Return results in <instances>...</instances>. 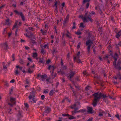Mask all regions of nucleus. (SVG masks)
<instances>
[{"label": "nucleus", "instance_id": "nucleus-57", "mask_svg": "<svg viewBox=\"0 0 121 121\" xmlns=\"http://www.w3.org/2000/svg\"><path fill=\"white\" fill-rule=\"evenodd\" d=\"M58 2L57 1H56L55 3L54 4V6H55V7H56V8H57V4Z\"/></svg>", "mask_w": 121, "mask_h": 121}, {"label": "nucleus", "instance_id": "nucleus-24", "mask_svg": "<svg viewBox=\"0 0 121 121\" xmlns=\"http://www.w3.org/2000/svg\"><path fill=\"white\" fill-rule=\"evenodd\" d=\"M32 101L35 103H36L37 101V99L35 96H33L32 99Z\"/></svg>", "mask_w": 121, "mask_h": 121}, {"label": "nucleus", "instance_id": "nucleus-58", "mask_svg": "<svg viewBox=\"0 0 121 121\" xmlns=\"http://www.w3.org/2000/svg\"><path fill=\"white\" fill-rule=\"evenodd\" d=\"M89 3H87L86 5V8L87 9L89 7Z\"/></svg>", "mask_w": 121, "mask_h": 121}, {"label": "nucleus", "instance_id": "nucleus-64", "mask_svg": "<svg viewBox=\"0 0 121 121\" xmlns=\"http://www.w3.org/2000/svg\"><path fill=\"white\" fill-rule=\"evenodd\" d=\"M16 27H17V26L16 25H14L13 26L12 29L13 30L14 28H15Z\"/></svg>", "mask_w": 121, "mask_h": 121}, {"label": "nucleus", "instance_id": "nucleus-10", "mask_svg": "<svg viewBox=\"0 0 121 121\" xmlns=\"http://www.w3.org/2000/svg\"><path fill=\"white\" fill-rule=\"evenodd\" d=\"M3 48L5 50H7L9 48L8 44L6 42L4 43L2 45Z\"/></svg>", "mask_w": 121, "mask_h": 121}, {"label": "nucleus", "instance_id": "nucleus-5", "mask_svg": "<svg viewBox=\"0 0 121 121\" xmlns=\"http://www.w3.org/2000/svg\"><path fill=\"white\" fill-rule=\"evenodd\" d=\"M26 31L27 33L26 34H25L24 35L26 37L30 38L33 37V35L31 33V31L27 29H26Z\"/></svg>", "mask_w": 121, "mask_h": 121}, {"label": "nucleus", "instance_id": "nucleus-14", "mask_svg": "<svg viewBox=\"0 0 121 121\" xmlns=\"http://www.w3.org/2000/svg\"><path fill=\"white\" fill-rule=\"evenodd\" d=\"M88 112L90 113H93L92 112V107H87V108Z\"/></svg>", "mask_w": 121, "mask_h": 121}, {"label": "nucleus", "instance_id": "nucleus-16", "mask_svg": "<svg viewBox=\"0 0 121 121\" xmlns=\"http://www.w3.org/2000/svg\"><path fill=\"white\" fill-rule=\"evenodd\" d=\"M55 90H52L50 91L49 93V95L50 96H52L53 94L55 93Z\"/></svg>", "mask_w": 121, "mask_h": 121}, {"label": "nucleus", "instance_id": "nucleus-22", "mask_svg": "<svg viewBox=\"0 0 121 121\" xmlns=\"http://www.w3.org/2000/svg\"><path fill=\"white\" fill-rule=\"evenodd\" d=\"M79 57H78L77 58V59H76L75 58L74 59V60H75L78 63H82V61L81 60L79 59Z\"/></svg>", "mask_w": 121, "mask_h": 121}, {"label": "nucleus", "instance_id": "nucleus-11", "mask_svg": "<svg viewBox=\"0 0 121 121\" xmlns=\"http://www.w3.org/2000/svg\"><path fill=\"white\" fill-rule=\"evenodd\" d=\"M88 13V12L87 11L86 12L84 16L82 18V19L84 22H88L87 20V15Z\"/></svg>", "mask_w": 121, "mask_h": 121}, {"label": "nucleus", "instance_id": "nucleus-54", "mask_svg": "<svg viewBox=\"0 0 121 121\" xmlns=\"http://www.w3.org/2000/svg\"><path fill=\"white\" fill-rule=\"evenodd\" d=\"M12 58H13V61H14L15 60V55L14 54H13L12 56Z\"/></svg>", "mask_w": 121, "mask_h": 121}, {"label": "nucleus", "instance_id": "nucleus-30", "mask_svg": "<svg viewBox=\"0 0 121 121\" xmlns=\"http://www.w3.org/2000/svg\"><path fill=\"white\" fill-rule=\"evenodd\" d=\"M69 117V120H72L73 119H75L76 118V117H75L71 115H70Z\"/></svg>", "mask_w": 121, "mask_h": 121}, {"label": "nucleus", "instance_id": "nucleus-42", "mask_svg": "<svg viewBox=\"0 0 121 121\" xmlns=\"http://www.w3.org/2000/svg\"><path fill=\"white\" fill-rule=\"evenodd\" d=\"M91 45H87L88 47H87V49L88 51L89 52L90 51V49L91 47Z\"/></svg>", "mask_w": 121, "mask_h": 121}, {"label": "nucleus", "instance_id": "nucleus-40", "mask_svg": "<svg viewBox=\"0 0 121 121\" xmlns=\"http://www.w3.org/2000/svg\"><path fill=\"white\" fill-rule=\"evenodd\" d=\"M75 33L78 35H80L82 34V33L80 31H79L78 30L77 32H76Z\"/></svg>", "mask_w": 121, "mask_h": 121}, {"label": "nucleus", "instance_id": "nucleus-47", "mask_svg": "<svg viewBox=\"0 0 121 121\" xmlns=\"http://www.w3.org/2000/svg\"><path fill=\"white\" fill-rule=\"evenodd\" d=\"M4 62H3V67L4 69H7V67L6 66H5V65H4Z\"/></svg>", "mask_w": 121, "mask_h": 121}, {"label": "nucleus", "instance_id": "nucleus-6", "mask_svg": "<svg viewBox=\"0 0 121 121\" xmlns=\"http://www.w3.org/2000/svg\"><path fill=\"white\" fill-rule=\"evenodd\" d=\"M95 93H97V98L99 99V100L100 99L101 97H103V99H104V98L105 99L107 97H108L107 96H106L105 95H104V94H102L101 92L99 93L98 92H97Z\"/></svg>", "mask_w": 121, "mask_h": 121}, {"label": "nucleus", "instance_id": "nucleus-44", "mask_svg": "<svg viewBox=\"0 0 121 121\" xmlns=\"http://www.w3.org/2000/svg\"><path fill=\"white\" fill-rule=\"evenodd\" d=\"M62 115L63 116L65 117L66 116L69 117V114H67L66 113H64L62 114Z\"/></svg>", "mask_w": 121, "mask_h": 121}, {"label": "nucleus", "instance_id": "nucleus-13", "mask_svg": "<svg viewBox=\"0 0 121 121\" xmlns=\"http://www.w3.org/2000/svg\"><path fill=\"white\" fill-rule=\"evenodd\" d=\"M55 69V67L53 65H49L48 67V69L49 70H50L51 69H52V75L53 74V71H54V69Z\"/></svg>", "mask_w": 121, "mask_h": 121}, {"label": "nucleus", "instance_id": "nucleus-36", "mask_svg": "<svg viewBox=\"0 0 121 121\" xmlns=\"http://www.w3.org/2000/svg\"><path fill=\"white\" fill-rule=\"evenodd\" d=\"M91 88V87L90 86L88 85L86 87L85 90L86 91H88Z\"/></svg>", "mask_w": 121, "mask_h": 121}, {"label": "nucleus", "instance_id": "nucleus-25", "mask_svg": "<svg viewBox=\"0 0 121 121\" xmlns=\"http://www.w3.org/2000/svg\"><path fill=\"white\" fill-rule=\"evenodd\" d=\"M67 33L66 34V36L68 38H71V36L69 35L70 33L68 31H67Z\"/></svg>", "mask_w": 121, "mask_h": 121}, {"label": "nucleus", "instance_id": "nucleus-26", "mask_svg": "<svg viewBox=\"0 0 121 121\" xmlns=\"http://www.w3.org/2000/svg\"><path fill=\"white\" fill-rule=\"evenodd\" d=\"M103 100L107 104H108L109 103V101L108 100L107 98L103 99Z\"/></svg>", "mask_w": 121, "mask_h": 121}, {"label": "nucleus", "instance_id": "nucleus-41", "mask_svg": "<svg viewBox=\"0 0 121 121\" xmlns=\"http://www.w3.org/2000/svg\"><path fill=\"white\" fill-rule=\"evenodd\" d=\"M41 52L43 54H44L45 53V52L43 48H42L41 50Z\"/></svg>", "mask_w": 121, "mask_h": 121}, {"label": "nucleus", "instance_id": "nucleus-7", "mask_svg": "<svg viewBox=\"0 0 121 121\" xmlns=\"http://www.w3.org/2000/svg\"><path fill=\"white\" fill-rule=\"evenodd\" d=\"M51 111L50 108L48 107H45V111L43 114V116L47 115Z\"/></svg>", "mask_w": 121, "mask_h": 121}, {"label": "nucleus", "instance_id": "nucleus-35", "mask_svg": "<svg viewBox=\"0 0 121 121\" xmlns=\"http://www.w3.org/2000/svg\"><path fill=\"white\" fill-rule=\"evenodd\" d=\"M39 63L43 64V59L40 58L39 59Z\"/></svg>", "mask_w": 121, "mask_h": 121}, {"label": "nucleus", "instance_id": "nucleus-8", "mask_svg": "<svg viewBox=\"0 0 121 121\" xmlns=\"http://www.w3.org/2000/svg\"><path fill=\"white\" fill-rule=\"evenodd\" d=\"M38 77H40L41 78V80L43 81H45L47 78V76L45 75H41L39 74L38 75Z\"/></svg>", "mask_w": 121, "mask_h": 121}, {"label": "nucleus", "instance_id": "nucleus-17", "mask_svg": "<svg viewBox=\"0 0 121 121\" xmlns=\"http://www.w3.org/2000/svg\"><path fill=\"white\" fill-rule=\"evenodd\" d=\"M42 34L43 35H45L47 32V30H45L44 31L42 29L40 30Z\"/></svg>", "mask_w": 121, "mask_h": 121}, {"label": "nucleus", "instance_id": "nucleus-46", "mask_svg": "<svg viewBox=\"0 0 121 121\" xmlns=\"http://www.w3.org/2000/svg\"><path fill=\"white\" fill-rule=\"evenodd\" d=\"M43 93L45 94H47L48 92V90L47 89H44L43 91Z\"/></svg>", "mask_w": 121, "mask_h": 121}, {"label": "nucleus", "instance_id": "nucleus-59", "mask_svg": "<svg viewBox=\"0 0 121 121\" xmlns=\"http://www.w3.org/2000/svg\"><path fill=\"white\" fill-rule=\"evenodd\" d=\"M99 115L100 117H102L103 116V114L102 113L100 112L99 113Z\"/></svg>", "mask_w": 121, "mask_h": 121}, {"label": "nucleus", "instance_id": "nucleus-9", "mask_svg": "<svg viewBox=\"0 0 121 121\" xmlns=\"http://www.w3.org/2000/svg\"><path fill=\"white\" fill-rule=\"evenodd\" d=\"M75 73V71H71L67 75V76L69 78H71L73 76Z\"/></svg>", "mask_w": 121, "mask_h": 121}, {"label": "nucleus", "instance_id": "nucleus-63", "mask_svg": "<svg viewBox=\"0 0 121 121\" xmlns=\"http://www.w3.org/2000/svg\"><path fill=\"white\" fill-rule=\"evenodd\" d=\"M15 80L14 79L11 80L10 82V83H14V82Z\"/></svg>", "mask_w": 121, "mask_h": 121}, {"label": "nucleus", "instance_id": "nucleus-21", "mask_svg": "<svg viewBox=\"0 0 121 121\" xmlns=\"http://www.w3.org/2000/svg\"><path fill=\"white\" fill-rule=\"evenodd\" d=\"M33 70V69L30 67L28 68V73H31L32 72Z\"/></svg>", "mask_w": 121, "mask_h": 121}, {"label": "nucleus", "instance_id": "nucleus-48", "mask_svg": "<svg viewBox=\"0 0 121 121\" xmlns=\"http://www.w3.org/2000/svg\"><path fill=\"white\" fill-rule=\"evenodd\" d=\"M62 68L64 69H67V66L66 65H64L62 66Z\"/></svg>", "mask_w": 121, "mask_h": 121}, {"label": "nucleus", "instance_id": "nucleus-50", "mask_svg": "<svg viewBox=\"0 0 121 121\" xmlns=\"http://www.w3.org/2000/svg\"><path fill=\"white\" fill-rule=\"evenodd\" d=\"M15 74H16L17 75L18 74H19V73L17 69L16 70H15Z\"/></svg>", "mask_w": 121, "mask_h": 121}, {"label": "nucleus", "instance_id": "nucleus-3", "mask_svg": "<svg viewBox=\"0 0 121 121\" xmlns=\"http://www.w3.org/2000/svg\"><path fill=\"white\" fill-rule=\"evenodd\" d=\"M16 99L12 97H10V101L8 102V104L10 107H12L16 103Z\"/></svg>", "mask_w": 121, "mask_h": 121}, {"label": "nucleus", "instance_id": "nucleus-28", "mask_svg": "<svg viewBox=\"0 0 121 121\" xmlns=\"http://www.w3.org/2000/svg\"><path fill=\"white\" fill-rule=\"evenodd\" d=\"M6 24L8 25H9L10 24L9 22V18H8L6 20Z\"/></svg>", "mask_w": 121, "mask_h": 121}, {"label": "nucleus", "instance_id": "nucleus-27", "mask_svg": "<svg viewBox=\"0 0 121 121\" xmlns=\"http://www.w3.org/2000/svg\"><path fill=\"white\" fill-rule=\"evenodd\" d=\"M69 19V17L68 15H67L65 19V20L64 23L65 24L67 23L68 21V20Z\"/></svg>", "mask_w": 121, "mask_h": 121}, {"label": "nucleus", "instance_id": "nucleus-15", "mask_svg": "<svg viewBox=\"0 0 121 121\" xmlns=\"http://www.w3.org/2000/svg\"><path fill=\"white\" fill-rule=\"evenodd\" d=\"M120 36H121V30H120L116 35V37L118 38Z\"/></svg>", "mask_w": 121, "mask_h": 121}, {"label": "nucleus", "instance_id": "nucleus-1", "mask_svg": "<svg viewBox=\"0 0 121 121\" xmlns=\"http://www.w3.org/2000/svg\"><path fill=\"white\" fill-rule=\"evenodd\" d=\"M80 107V103L78 101L76 102L75 104L71 106V108L74 109V111H72V112L73 115H74V114H75L76 112H78L77 110Z\"/></svg>", "mask_w": 121, "mask_h": 121}, {"label": "nucleus", "instance_id": "nucleus-62", "mask_svg": "<svg viewBox=\"0 0 121 121\" xmlns=\"http://www.w3.org/2000/svg\"><path fill=\"white\" fill-rule=\"evenodd\" d=\"M27 59L28 60H29V61H30V62H32V59L30 58V57H28L27 58Z\"/></svg>", "mask_w": 121, "mask_h": 121}, {"label": "nucleus", "instance_id": "nucleus-2", "mask_svg": "<svg viewBox=\"0 0 121 121\" xmlns=\"http://www.w3.org/2000/svg\"><path fill=\"white\" fill-rule=\"evenodd\" d=\"M97 93H94L92 95L94 97V100L93 102V105L94 107L97 105L98 101L99 100L97 97Z\"/></svg>", "mask_w": 121, "mask_h": 121}, {"label": "nucleus", "instance_id": "nucleus-37", "mask_svg": "<svg viewBox=\"0 0 121 121\" xmlns=\"http://www.w3.org/2000/svg\"><path fill=\"white\" fill-rule=\"evenodd\" d=\"M117 76L118 78L120 79H121V74L120 73H118L117 75Z\"/></svg>", "mask_w": 121, "mask_h": 121}, {"label": "nucleus", "instance_id": "nucleus-31", "mask_svg": "<svg viewBox=\"0 0 121 121\" xmlns=\"http://www.w3.org/2000/svg\"><path fill=\"white\" fill-rule=\"evenodd\" d=\"M86 111V110L85 109H81L77 111V112H81L82 113H83Z\"/></svg>", "mask_w": 121, "mask_h": 121}, {"label": "nucleus", "instance_id": "nucleus-60", "mask_svg": "<svg viewBox=\"0 0 121 121\" xmlns=\"http://www.w3.org/2000/svg\"><path fill=\"white\" fill-rule=\"evenodd\" d=\"M45 98V96L44 95H42L41 96V98L42 100H43Z\"/></svg>", "mask_w": 121, "mask_h": 121}, {"label": "nucleus", "instance_id": "nucleus-51", "mask_svg": "<svg viewBox=\"0 0 121 121\" xmlns=\"http://www.w3.org/2000/svg\"><path fill=\"white\" fill-rule=\"evenodd\" d=\"M26 83L27 84H29V81L27 79H26L25 81Z\"/></svg>", "mask_w": 121, "mask_h": 121}, {"label": "nucleus", "instance_id": "nucleus-56", "mask_svg": "<svg viewBox=\"0 0 121 121\" xmlns=\"http://www.w3.org/2000/svg\"><path fill=\"white\" fill-rule=\"evenodd\" d=\"M60 63H61V66H63V65H64L63 63V61L62 60V59H61V61Z\"/></svg>", "mask_w": 121, "mask_h": 121}, {"label": "nucleus", "instance_id": "nucleus-18", "mask_svg": "<svg viewBox=\"0 0 121 121\" xmlns=\"http://www.w3.org/2000/svg\"><path fill=\"white\" fill-rule=\"evenodd\" d=\"M49 44L48 43H47L46 44H45L43 46V47L44 48H47L48 49H49Z\"/></svg>", "mask_w": 121, "mask_h": 121}, {"label": "nucleus", "instance_id": "nucleus-53", "mask_svg": "<svg viewBox=\"0 0 121 121\" xmlns=\"http://www.w3.org/2000/svg\"><path fill=\"white\" fill-rule=\"evenodd\" d=\"M52 52H54L55 53H56L58 52L56 50V49H53Z\"/></svg>", "mask_w": 121, "mask_h": 121}, {"label": "nucleus", "instance_id": "nucleus-4", "mask_svg": "<svg viewBox=\"0 0 121 121\" xmlns=\"http://www.w3.org/2000/svg\"><path fill=\"white\" fill-rule=\"evenodd\" d=\"M13 12L18 15L20 16L21 17L22 20L23 21H25V17L22 12H19L16 10H14Z\"/></svg>", "mask_w": 121, "mask_h": 121}, {"label": "nucleus", "instance_id": "nucleus-55", "mask_svg": "<svg viewBox=\"0 0 121 121\" xmlns=\"http://www.w3.org/2000/svg\"><path fill=\"white\" fill-rule=\"evenodd\" d=\"M89 1V0H83L82 1L83 3L84 4L85 3Z\"/></svg>", "mask_w": 121, "mask_h": 121}, {"label": "nucleus", "instance_id": "nucleus-39", "mask_svg": "<svg viewBox=\"0 0 121 121\" xmlns=\"http://www.w3.org/2000/svg\"><path fill=\"white\" fill-rule=\"evenodd\" d=\"M85 27V26L83 25V23H80V27L84 28Z\"/></svg>", "mask_w": 121, "mask_h": 121}, {"label": "nucleus", "instance_id": "nucleus-12", "mask_svg": "<svg viewBox=\"0 0 121 121\" xmlns=\"http://www.w3.org/2000/svg\"><path fill=\"white\" fill-rule=\"evenodd\" d=\"M93 43V41L91 40L90 39H89L86 41V46H87V45H91Z\"/></svg>", "mask_w": 121, "mask_h": 121}, {"label": "nucleus", "instance_id": "nucleus-49", "mask_svg": "<svg viewBox=\"0 0 121 121\" xmlns=\"http://www.w3.org/2000/svg\"><path fill=\"white\" fill-rule=\"evenodd\" d=\"M17 32H18V29H17L15 31V35L16 36H17L18 35H17Z\"/></svg>", "mask_w": 121, "mask_h": 121}, {"label": "nucleus", "instance_id": "nucleus-32", "mask_svg": "<svg viewBox=\"0 0 121 121\" xmlns=\"http://www.w3.org/2000/svg\"><path fill=\"white\" fill-rule=\"evenodd\" d=\"M80 54V52L79 51L78 52L77 54V56L76 57H74V59H75V58L76 59L78 57H79V56Z\"/></svg>", "mask_w": 121, "mask_h": 121}, {"label": "nucleus", "instance_id": "nucleus-52", "mask_svg": "<svg viewBox=\"0 0 121 121\" xmlns=\"http://www.w3.org/2000/svg\"><path fill=\"white\" fill-rule=\"evenodd\" d=\"M50 78H47V79L46 78V79L45 80L47 82H48L49 83H50L51 82L50 81Z\"/></svg>", "mask_w": 121, "mask_h": 121}, {"label": "nucleus", "instance_id": "nucleus-29", "mask_svg": "<svg viewBox=\"0 0 121 121\" xmlns=\"http://www.w3.org/2000/svg\"><path fill=\"white\" fill-rule=\"evenodd\" d=\"M66 100L69 102H70V101L69 99L67 97L65 98L62 101V102L64 103V101Z\"/></svg>", "mask_w": 121, "mask_h": 121}, {"label": "nucleus", "instance_id": "nucleus-20", "mask_svg": "<svg viewBox=\"0 0 121 121\" xmlns=\"http://www.w3.org/2000/svg\"><path fill=\"white\" fill-rule=\"evenodd\" d=\"M92 15V14L91 13H89L88 16H87V19H89L90 21H91V17Z\"/></svg>", "mask_w": 121, "mask_h": 121}, {"label": "nucleus", "instance_id": "nucleus-61", "mask_svg": "<svg viewBox=\"0 0 121 121\" xmlns=\"http://www.w3.org/2000/svg\"><path fill=\"white\" fill-rule=\"evenodd\" d=\"M93 118L91 117L88 119L86 121H92V120Z\"/></svg>", "mask_w": 121, "mask_h": 121}, {"label": "nucleus", "instance_id": "nucleus-38", "mask_svg": "<svg viewBox=\"0 0 121 121\" xmlns=\"http://www.w3.org/2000/svg\"><path fill=\"white\" fill-rule=\"evenodd\" d=\"M72 91H73V92L72 94V95L73 96H74L75 97H76V92L75 91H74V90H73Z\"/></svg>", "mask_w": 121, "mask_h": 121}, {"label": "nucleus", "instance_id": "nucleus-33", "mask_svg": "<svg viewBox=\"0 0 121 121\" xmlns=\"http://www.w3.org/2000/svg\"><path fill=\"white\" fill-rule=\"evenodd\" d=\"M33 96H35L34 95H30L29 96L28 98L29 99V100L31 102H32V101H30L31 99H33Z\"/></svg>", "mask_w": 121, "mask_h": 121}, {"label": "nucleus", "instance_id": "nucleus-34", "mask_svg": "<svg viewBox=\"0 0 121 121\" xmlns=\"http://www.w3.org/2000/svg\"><path fill=\"white\" fill-rule=\"evenodd\" d=\"M17 116L19 117V118L21 117L22 116L21 112L20 111L19 112Z\"/></svg>", "mask_w": 121, "mask_h": 121}, {"label": "nucleus", "instance_id": "nucleus-43", "mask_svg": "<svg viewBox=\"0 0 121 121\" xmlns=\"http://www.w3.org/2000/svg\"><path fill=\"white\" fill-rule=\"evenodd\" d=\"M54 33H55L56 35H57V30L56 27L55 26L54 27Z\"/></svg>", "mask_w": 121, "mask_h": 121}, {"label": "nucleus", "instance_id": "nucleus-45", "mask_svg": "<svg viewBox=\"0 0 121 121\" xmlns=\"http://www.w3.org/2000/svg\"><path fill=\"white\" fill-rule=\"evenodd\" d=\"M81 44V43L80 42H79L78 43V45H77V49H78L80 48Z\"/></svg>", "mask_w": 121, "mask_h": 121}, {"label": "nucleus", "instance_id": "nucleus-19", "mask_svg": "<svg viewBox=\"0 0 121 121\" xmlns=\"http://www.w3.org/2000/svg\"><path fill=\"white\" fill-rule=\"evenodd\" d=\"M116 46L117 48L118 49L121 46V42H120L118 44H116Z\"/></svg>", "mask_w": 121, "mask_h": 121}, {"label": "nucleus", "instance_id": "nucleus-23", "mask_svg": "<svg viewBox=\"0 0 121 121\" xmlns=\"http://www.w3.org/2000/svg\"><path fill=\"white\" fill-rule=\"evenodd\" d=\"M33 57L35 58H36L37 59H38V58L37 57L38 56L37 53L36 52H34L33 53Z\"/></svg>", "mask_w": 121, "mask_h": 121}]
</instances>
